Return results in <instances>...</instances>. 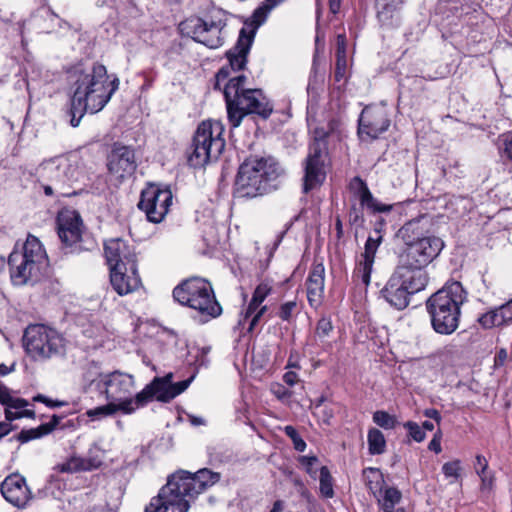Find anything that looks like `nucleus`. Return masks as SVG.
<instances>
[{
  "label": "nucleus",
  "instance_id": "10",
  "mask_svg": "<svg viewBox=\"0 0 512 512\" xmlns=\"http://www.w3.org/2000/svg\"><path fill=\"white\" fill-rule=\"evenodd\" d=\"M106 398L110 401L107 405L98 407V415H112L121 410L124 413H132L135 407H132L133 399L131 395L134 378L132 375L115 371L105 375L103 379Z\"/></svg>",
  "mask_w": 512,
  "mask_h": 512
},
{
  "label": "nucleus",
  "instance_id": "55",
  "mask_svg": "<svg viewBox=\"0 0 512 512\" xmlns=\"http://www.w3.org/2000/svg\"><path fill=\"white\" fill-rule=\"evenodd\" d=\"M364 222L363 214L358 208L352 206L349 211V223L355 226H361Z\"/></svg>",
  "mask_w": 512,
  "mask_h": 512
},
{
  "label": "nucleus",
  "instance_id": "59",
  "mask_svg": "<svg viewBox=\"0 0 512 512\" xmlns=\"http://www.w3.org/2000/svg\"><path fill=\"white\" fill-rule=\"evenodd\" d=\"M336 56L346 57V36L339 34L336 43Z\"/></svg>",
  "mask_w": 512,
  "mask_h": 512
},
{
  "label": "nucleus",
  "instance_id": "22",
  "mask_svg": "<svg viewBox=\"0 0 512 512\" xmlns=\"http://www.w3.org/2000/svg\"><path fill=\"white\" fill-rule=\"evenodd\" d=\"M382 242V236L380 230H375V236L370 235L365 243L364 252L360 256L356 268L353 272V279L361 281L365 286L370 283V276L375 260V255L379 245Z\"/></svg>",
  "mask_w": 512,
  "mask_h": 512
},
{
  "label": "nucleus",
  "instance_id": "51",
  "mask_svg": "<svg viewBox=\"0 0 512 512\" xmlns=\"http://www.w3.org/2000/svg\"><path fill=\"white\" fill-rule=\"evenodd\" d=\"M333 326L329 319L321 318L316 325V334L319 337H326L332 331Z\"/></svg>",
  "mask_w": 512,
  "mask_h": 512
},
{
  "label": "nucleus",
  "instance_id": "17",
  "mask_svg": "<svg viewBox=\"0 0 512 512\" xmlns=\"http://www.w3.org/2000/svg\"><path fill=\"white\" fill-rule=\"evenodd\" d=\"M37 175L55 184V188L69 183L75 176L76 168L65 156H57L43 161L36 169Z\"/></svg>",
  "mask_w": 512,
  "mask_h": 512
},
{
  "label": "nucleus",
  "instance_id": "5",
  "mask_svg": "<svg viewBox=\"0 0 512 512\" xmlns=\"http://www.w3.org/2000/svg\"><path fill=\"white\" fill-rule=\"evenodd\" d=\"M7 264L11 283L23 286L38 282L45 275L49 260L39 239L29 235L20 249L10 253Z\"/></svg>",
  "mask_w": 512,
  "mask_h": 512
},
{
  "label": "nucleus",
  "instance_id": "19",
  "mask_svg": "<svg viewBox=\"0 0 512 512\" xmlns=\"http://www.w3.org/2000/svg\"><path fill=\"white\" fill-rule=\"evenodd\" d=\"M107 167L109 173L116 179L131 177L137 168L134 150L115 143L108 154Z\"/></svg>",
  "mask_w": 512,
  "mask_h": 512
},
{
  "label": "nucleus",
  "instance_id": "46",
  "mask_svg": "<svg viewBox=\"0 0 512 512\" xmlns=\"http://www.w3.org/2000/svg\"><path fill=\"white\" fill-rule=\"evenodd\" d=\"M461 462L460 460H454L447 462L442 466V472L447 477H453L458 479L460 477Z\"/></svg>",
  "mask_w": 512,
  "mask_h": 512
},
{
  "label": "nucleus",
  "instance_id": "48",
  "mask_svg": "<svg viewBox=\"0 0 512 512\" xmlns=\"http://www.w3.org/2000/svg\"><path fill=\"white\" fill-rule=\"evenodd\" d=\"M271 292V286L267 283H260L256 289L254 290V293L252 295L253 302H258L262 304V302L266 299V297Z\"/></svg>",
  "mask_w": 512,
  "mask_h": 512
},
{
  "label": "nucleus",
  "instance_id": "49",
  "mask_svg": "<svg viewBox=\"0 0 512 512\" xmlns=\"http://www.w3.org/2000/svg\"><path fill=\"white\" fill-rule=\"evenodd\" d=\"M347 69L346 57L336 56L335 73L334 77L337 82H340L345 78Z\"/></svg>",
  "mask_w": 512,
  "mask_h": 512
},
{
  "label": "nucleus",
  "instance_id": "62",
  "mask_svg": "<svg viewBox=\"0 0 512 512\" xmlns=\"http://www.w3.org/2000/svg\"><path fill=\"white\" fill-rule=\"evenodd\" d=\"M260 303L253 302V298L251 299L250 303L248 304L246 311L243 315V321L247 320L248 318L252 317L254 313L258 310L260 307ZM239 323H242V319H240Z\"/></svg>",
  "mask_w": 512,
  "mask_h": 512
},
{
  "label": "nucleus",
  "instance_id": "56",
  "mask_svg": "<svg viewBox=\"0 0 512 512\" xmlns=\"http://www.w3.org/2000/svg\"><path fill=\"white\" fill-rule=\"evenodd\" d=\"M502 315L505 321L506 326L512 324V298L506 303L500 305Z\"/></svg>",
  "mask_w": 512,
  "mask_h": 512
},
{
  "label": "nucleus",
  "instance_id": "60",
  "mask_svg": "<svg viewBox=\"0 0 512 512\" xmlns=\"http://www.w3.org/2000/svg\"><path fill=\"white\" fill-rule=\"evenodd\" d=\"M508 359V352L505 348H500L494 357V365L495 367L503 366Z\"/></svg>",
  "mask_w": 512,
  "mask_h": 512
},
{
  "label": "nucleus",
  "instance_id": "57",
  "mask_svg": "<svg viewBox=\"0 0 512 512\" xmlns=\"http://www.w3.org/2000/svg\"><path fill=\"white\" fill-rule=\"evenodd\" d=\"M428 449L430 451H434L437 454L442 451V448H441V431L440 430H438L434 434L432 440L428 444Z\"/></svg>",
  "mask_w": 512,
  "mask_h": 512
},
{
  "label": "nucleus",
  "instance_id": "39",
  "mask_svg": "<svg viewBox=\"0 0 512 512\" xmlns=\"http://www.w3.org/2000/svg\"><path fill=\"white\" fill-rule=\"evenodd\" d=\"M283 1L284 0H265L252 14L254 29L258 28L266 20L269 12Z\"/></svg>",
  "mask_w": 512,
  "mask_h": 512
},
{
  "label": "nucleus",
  "instance_id": "31",
  "mask_svg": "<svg viewBox=\"0 0 512 512\" xmlns=\"http://www.w3.org/2000/svg\"><path fill=\"white\" fill-rule=\"evenodd\" d=\"M172 378V373H168L166 376L160 377V380H162V388H160L162 390V393L160 394L159 397L160 402L167 403L174 399L176 396L180 395L188 388L192 380V378H190L187 380L179 381L177 383H172Z\"/></svg>",
  "mask_w": 512,
  "mask_h": 512
},
{
  "label": "nucleus",
  "instance_id": "3",
  "mask_svg": "<svg viewBox=\"0 0 512 512\" xmlns=\"http://www.w3.org/2000/svg\"><path fill=\"white\" fill-rule=\"evenodd\" d=\"M466 300L467 292L459 281L447 282L428 298L426 309L436 333L451 335L457 330L461 307Z\"/></svg>",
  "mask_w": 512,
  "mask_h": 512
},
{
  "label": "nucleus",
  "instance_id": "20",
  "mask_svg": "<svg viewBox=\"0 0 512 512\" xmlns=\"http://www.w3.org/2000/svg\"><path fill=\"white\" fill-rule=\"evenodd\" d=\"M95 66L92 67V74L84 75L78 80L77 88L71 99V120L70 123L73 127H77L80 119L88 111V100L93 99L94 85H95Z\"/></svg>",
  "mask_w": 512,
  "mask_h": 512
},
{
  "label": "nucleus",
  "instance_id": "18",
  "mask_svg": "<svg viewBox=\"0 0 512 512\" xmlns=\"http://www.w3.org/2000/svg\"><path fill=\"white\" fill-rule=\"evenodd\" d=\"M110 284L118 295L124 296L138 290L141 285V278L138 274L137 261H130L129 264H118L109 269Z\"/></svg>",
  "mask_w": 512,
  "mask_h": 512
},
{
  "label": "nucleus",
  "instance_id": "8",
  "mask_svg": "<svg viewBox=\"0 0 512 512\" xmlns=\"http://www.w3.org/2000/svg\"><path fill=\"white\" fill-rule=\"evenodd\" d=\"M23 346L34 360H46L64 353L65 339L52 327L32 324L24 331Z\"/></svg>",
  "mask_w": 512,
  "mask_h": 512
},
{
  "label": "nucleus",
  "instance_id": "24",
  "mask_svg": "<svg viewBox=\"0 0 512 512\" xmlns=\"http://www.w3.org/2000/svg\"><path fill=\"white\" fill-rule=\"evenodd\" d=\"M325 267L322 262L314 261L306 280L307 299L310 306L317 308L324 296Z\"/></svg>",
  "mask_w": 512,
  "mask_h": 512
},
{
  "label": "nucleus",
  "instance_id": "50",
  "mask_svg": "<svg viewBox=\"0 0 512 512\" xmlns=\"http://www.w3.org/2000/svg\"><path fill=\"white\" fill-rule=\"evenodd\" d=\"M481 479V490H491L494 484V473L492 471L483 470V473L476 472Z\"/></svg>",
  "mask_w": 512,
  "mask_h": 512
},
{
  "label": "nucleus",
  "instance_id": "25",
  "mask_svg": "<svg viewBox=\"0 0 512 512\" xmlns=\"http://www.w3.org/2000/svg\"><path fill=\"white\" fill-rule=\"evenodd\" d=\"M431 225L428 215H420L417 218L407 221L398 231V236L405 246L420 239L426 238Z\"/></svg>",
  "mask_w": 512,
  "mask_h": 512
},
{
  "label": "nucleus",
  "instance_id": "6",
  "mask_svg": "<svg viewBox=\"0 0 512 512\" xmlns=\"http://www.w3.org/2000/svg\"><path fill=\"white\" fill-rule=\"evenodd\" d=\"M223 133L224 126L220 121H202L196 129L187 151L189 165L200 168L212 160H217L225 148Z\"/></svg>",
  "mask_w": 512,
  "mask_h": 512
},
{
  "label": "nucleus",
  "instance_id": "28",
  "mask_svg": "<svg viewBox=\"0 0 512 512\" xmlns=\"http://www.w3.org/2000/svg\"><path fill=\"white\" fill-rule=\"evenodd\" d=\"M104 255L109 269L118 264H129L137 261L136 256L128 251L127 244L121 239H110L104 243Z\"/></svg>",
  "mask_w": 512,
  "mask_h": 512
},
{
  "label": "nucleus",
  "instance_id": "27",
  "mask_svg": "<svg viewBox=\"0 0 512 512\" xmlns=\"http://www.w3.org/2000/svg\"><path fill=\"white\" fill-rule=\"evenodd\" d=\"M350 189L358 196L361 206L366 207L373 213L389 212L392 205L378 202L370 192L366 182L359 176L354 177L350 182Z\"/></svg>",
  "mask_w": 512,
  "mask_h": 512
},
{
  "label": "nucleus",
  "instance_id": "4",
  "mask_svg": "<svg viewBox=\"0 0 512 512\" xmlns=\"http://www.w3.org/2000/svg\"><path fill=\"white\" fill-rule=\"evenodd\" d=\"M246 76L239 75L229 79L223 89L228 121L232 128L240 126L248 114H255L267 119L273 107L261 89H246Z\"/></svg>",
  "mask_w": 512,
  "mask_h": 512
},
{
  "label": "nucleus",
  "instance_id": "47",
  "mask_svg": "<svg viewBox=\"0 0 512 512\" xmlns=\"http://www.w3.org/2000/svg\"><path fill=\"white\" fill-rule=\"evenodd\" d=\"M297 308V302L296 301H288L283 303L278 312V316L283 321H290L293 315V312Z\"/></svg>",
  "mask_w": 512,
  "mask_h": 512
},
{
  "label": "nucleus",
  "instance_id": "38",
  "mask_svg": "<svg viewBox=\"0 0 512 512\" xmlns=\"http://www.w3.org/2000/svg\"><path fill=\"white\" fill-rule=\"evenodd\" d=\"M368 450L372 455H380L385 452L386 440L384 434L376 428H371L367 435Z\"/></svg>",
  "mask_w": 512,
  "mask_h": 512
},
{
  "label": "nucleus",
  "instance_id": "2",
  "mask_svg": "<svg viewBox=\"0 0 512 512\" xmlns=\"http://www.w3.org/2000/svg\"><path fill=\"white\" fill-rule=\"evenodd\" d=\"M282 169L271 157H249L240 165L235 181V195L252 199L277 188Z\"/></svg>",
  "mask_w": 512,
  "mask_h": 512
},
{
  "label": "nucleus",
  "instance_id": "11",
  "mask_svg": "<svg viewBox=\"0 0 512 512\" xmlns=\"http://www.w3.org/2000/svg\"><path fill=\"white\" fill-rule=\"evenodd\" d=\"M56 229L65 253L79 252L83 249L86 229L78 211L71 208L61 209L56 217Z\"/></svg>",
  "mask_w": 512,
  "mask_h": 512
},
{
  "label": "nucleus",
  "instance_id": "43",
  "mask_svg": "<svg viewBox=\"0 0 512 512\" xmlns=\"http://www.w3.org/2000/svg\"><path fill=\"white\" fill-rule=\"evenodd\" d=\"M109 499L106 500L105 507L101 512H117L121 503L122 491L120 487L113 486L109 491Z\"/></svg>",
  "mask_w": 512,
  "mask_h": 512
},
{
  "label": "nucleus",
  "instance_id": "30",
  "mask_svg": "<svg viewBox=\"0 0 512 512\" xmlns=\"http://www.w3.org/2000/svg\"><path fill=\"white\" fill-rule=\"evenodd\" d=\"M98 83L101 84V93L98 94V112L110 101L112 95L119 88V78L116 74H107L106 67L98 65Z\"/></svg>",
  "mask_w": 512,
  "mask_h": 512
},
{
  "label": "nucleus",
  "instance_id": "21",
  "mask_svg": "<svg viewBox=\"0 0 512 512\" xmlns=\"http://www.w3.org/2000/svg\"><path fill=\"white\" fill-rule=\"evenodd\" d=\"M0 490L5 500L17 508H25L32 498L26 479L18 473L8 475Z\"/></svg>",
  "mask_w": 512,
  "mask_h": 512
},
{
  "label": "nucleus",
  "instance_id": "12",
  "mask_svg": "<svg viewBox=\"0 0 512 512\" xmlns=\"http://www.w3.org/2000/svg\"><path fill=\"white\" fill-rule=\"evenodd\" d=\"M172 198V192L169 188H161L156 184H150L142 190L137 206L145 213L149 222L160 223L169 211Z\"/></svg>",
  "mask_w": 512,
  "mask_h": 512
},
{
  "label": "nucleus",
  "instance_id": "45",
  "mask_svg": "<svg viewBox=\"0 0 512 512\" xmlns=\"http://www.w3.org/2000/svg\"><path fill=\"white\" fill-rule=\"evenodd\" d=\"M284 432L292 440L295 450L303 452L306 449L305 441L300 437L299 433L293 426H285Z\"/></svg>",
  "mask_w": 512,
  "mask_h": 512
},
{
  "label": "nucleus",
  "instance_id": "23",
  "mask_svg": "<svg viewBox=\"0 0 512 512\" xmlns=\"http://www.w3.org/2000/svg\"><path fill=\"white\" fill-rule=\"evenodd\" d=\"M393 273L395 276H398L400 282H402L410 295L422 291L428 283V275L424 267L405 265L402 261L398 260L397 267Z\"/></svg>",
  "mask_w": 512,
  "mask_h": 512
},
{
  "label": "nucleus",
  "instance_id": "33",
  "mask_svg": "<svg viewBox=\"0 0 512 512\" xmlns=\"http://www.w3.org/2000/svg\"><path fill=\"white\" fill-rule=\"evenodd\" d=\"M160 377H155L153 381L146 385V387L139 393L136 394L133 399L132 407H135V410L139 407H143L149 402H151L154 398L159 401L160 394L162 393Z\"/></svg>",
  "mask_w": 512,
  "mask_h": 512
},
{
  "label": "nucleus",
  "instance_id": "29",
  "mask_svg": "<svg viewBox=\"0 0 512 512\" xmlns=\"http://www.w3.org/2000/svg\"><path fill=\"white\" fill-rule=\"evenodd\" d=\"M94 466V461L91 458L72 456L54 467V473L51 475V481L64 480L62 474L90 471Z\"/></svg>",
  "mask_w": 512,
  "mask_h": 512
},
{
  "label": "nucleus",
  "instance_id": "58",
  "mask_svg": "<svg viewBox=\"0 0 512 512\" xmlns=\"http://www.w3.org/2000/svg\"><path fill=\"white\" fill-rule=\"evenodd\" d=\"M267 311V306L259 307L258 310L254 313V315L251 317L248 331L252 332L255 328V326L258 324L261 317L264 315V313Z\"/></svg>",
  "mask_w": 512,
  "mask_h": 512
},
{
  "label": "nucleus",
  "instance_id": "37",
  "mask_svg": "<svg viewBox=\"0 0 512 512\" xmlns=\"http://www.w3.org/2000/svg\"><path fill=\"white\" fill-rule=\"evenodd\" d=\"M56 425H57V420L54 419L53 421H51L49 423L41 424L37 428L22 430L17 435V440L20 441L21 443H26L30 440L40 438L42 436H45V435L51 433L54 430Z\"/></svg>",
  "mask_w": 512,
  "mask_h": 512
},
{
  "label": "nucleus",
  "instance_id": "42",
  "mask_svg": "<svg viewBox=\"0 0 512 512\" xmlns=\"http://www.w3.org/2000/svg\"><path fill=\"white\" fill-rule=\"evenodd\" d=\"M319 481L321 494L326 498H332L334 496L332 476L326 466L320 468Z\"/></svg>",
  "mask_w": 512,
  "mask_h": 512
},
{
  "label": "nucleus",
  "instance_id": "9",
  "mask_svg": "<svg viewBox=\"0 0 512 512\" xmlns=\"http://www.w3.org/2000/svg\"><path fill=\"white\" fill-rule=\"evenodd\" d=\"M227 26V18L222 11L209 16L207 19L192 16L179 24L182 35L190 37L210 49L223 45V30Z\"/></svg>",
  "mask_w": 512,
  "mask_h": 512
},
{
  "label": "nucleus",
  "instance_id": "41",
  "mask_svg": "<svg viewBox=\"0 0 512 512\" xmlns=\"http://www.w3.org/2000/svg\"><path fill=\"white\" fill-rule=\"evenodd\" d=\"M373 422L385 430L394 429L398 424L396 416L384 410H377L373 413Z\"/></svg>",
  "mask_w": 512,
  "mask_h": 512
},
{
  "label": "nucleus",
  "instance_id": "54",
  "mask_svg": "<svg viewBox=\"0 0 512 512\" xmlns=\"http://www.w3.org/2000/svg\"><path fill=\"white\" fill-rule=\"evenodd\" d=\"M329 136V132L324 128L317 127L313 130V140L312 144H326L327 145V137Z\"/></svg>",
  "mask_w": 512,
  "mask_h": 512
},
{
  "label": "nucleus",
  "instance_id": "14",
  "mask_svg": "<svg viewBox=\"0 0 512 512\" xmlns=\"http://www.w3.org/2000/svg\"><path fill=\"white\" fill-rule=\"evenodd\" d=\"M391 124L389 110L385 105L366 106L358 120V135L362 140H376Z\"/></svg>",
  "mask_w": 512,
  "mask_h": 512
},
{
  "label": "nucleus",
  "instance_id": "32",
  "mask_svg": "<svg viewBox=\"0 0 512 512\" xmlns=\"http://www.w3.org/2000/svg\"><path fill=\"white\" fill-rule=\"evenodd\" d=\"M404 0H377V18L382 25L391 26Z\"/></svg>",
  "mask_w": 512,
  "mask_h": 512
},
{
  "label": "nucleus",
  "instance_id": "53",
  "mask_svg": "<svg viewBox=\"0 0 512 512\" xmlns=\"http://www.w3.org/2000/svg\"><path fill=\"white\" fill-rule=\"evenodd\" d=\"M271 392L277 397L279 400H285L291 397L292 392L289 391L285 386L279 383H275L271 386Z\"/></svg>",
  "mask_w": 512,
  "mask_h": 512
},
{
  "label": "nucleus",
  "instance_id": "13",
  "mask_svg": "<svg viewBox=\"0 0 512 512\" xmlns=\"http://www.w3.org/2000/svg\"><path fill=\"white\" fill-rule=\"evenodd\" d=\"M444 242L436 236H428L408 244L400 252L398 260L403 264L414 267H426L442 251Z\"/></svg>",
  "mask_w": 512,
  "mask_h": 512
},
{
  "label": "nucleus",
  "instance_id": "64",
  "mask_svg": "<svg viewBox=\"0 0 512 512\" xmlns=\"http://www.w3.org/2000/svg\"><path fill=\"white\" fill-rule=\"evenodd\" d=\"M503 153L505 157L512 162V138H508L504 141Z\"/></svg>",
  "mask_w": 512,
  "mask_h": 512
},
{
  "label": "nucleus",
  "instance_id": "26",
  "mask_svg": "<svg viewBox=\"0 0 512 512\" xmlns=\"http://www.w3.org/2000/svg\"><path fill=\"white\" fill-rule=\"evenodd\" d=\"M381 295L392 307L398 310L405 309L409 305L410 294L394 273L381 290Z\"/></svg>",
  "mask_w": 512,
  "mask_h": 512
},
{
  "label": "nucleus",
  "instance_id": "35",
  "mask_svg": "<svg viewBox=\"0 0 512 512\" xmlns=\"http://www.w3.org/2000/svg\"><path fill=\"white\" fill-rule=\"evenodd\" d=\"M477 322L483 329L506 327L500 306L479 315Z\"/></svg>",
  "mask_w": 512,
  "mask_h": 512
},
{
  "label": "nucleus",
  "instance_id": "61",
  "mask_svg": "<svg viewBox=\"0 0 512 512\" xmlns=\"http://www.w3.org/2000/svg\"><path fill=\"white\" fill-rule=\"evenodd\" d=\"M488 468V461L483 455H476L475 457V464L474 469L475 472H481L483 473V470H487Z\"/></svg>",
  "mask_w": 512,
  "mask_h": 512
},
{
  "label": "nucleus",
  "instance_id": "15",
  "mask_svg": "<svg viewBox=\"0 0 512 512\" xmlns=\"http://www.w3.org/2000/svg\"><path fill=\"white\" fill-rule=\"evenodd\" d=\"M254 35V30L247 31L246 28L240 30L235 46L226 53L229 65L222 67L216 74L215 89L219 88L221 81L226 80L230 76L231 70L239 71L244 69L247 63V55L254 40Z\"/></svg>",
  "mask_w": 512,
  "mask_h": 512
},
{
  "label": "nucleus",
  "instance_id": "34",
  "mask_svg": "<svg viewBox=\"0 0 512 512\" xmlns=\"http://www.w3.org/2000/svg\"><path fill=\"white\" fill-rule=\"evenodd\" d=\"M28 402L22 398L13 397L5 406V417L7 422L28 417L33 418L35 413L32 410L26 409Z\"/></svg>",
  "mask_w": 512,
  "mask_h": 512
},
{
  "label": "nucleus",
  "instance_id": "16",
  "mask_svg": "<svg viewBox=\"0 0 512 512\" xmlns=\"http://www.w3.org/2000/svg\"><path fill=\"white\" fill-rule=\"evenodd\" d=\"M327 156L326 144H312L309 145V152L305 161V175L303 191H309L320 186L325 178V159Z\"/></svg>",
  "mask_w": 512,
  "mask_h": 512
},
{
  "label": "nucleus",
  "instance_id": "7",
  "mask_svg": "<svg viewBox=\"0 0 512 512\" xmlns=\"http://www.w3.org/2000/svg\"><path fill=\"white\" fill-rule=\"evenodd\" d=\"M173 298L208 318L222 314V307L216 300L211 283L201 277H191L178 284L173 289Z\"/></svg>",
  "mask_w": 512,
  "mask_h": 512
},
{
  "label": "nucleus",
  "instance_id": "63",
  "mask_svg": "<svg viewBox=\"0 0 512 512\" xmlns=\"http://www.w3.org/2000/svg\"><path fill=\"white\" fill-rule=\"evenodd\" d=\"M283 381L289 386H294L298 382V375L293 371H288L283 375Z\"/></svg>",
  "mask_w": 512,
  "mask_h": 512
},
{
  "label": "nucleus",
  "instance_id": "1",
  "mask_svg": "<svg viewBox=\"0 0 512 512\" xmlns=\"http://www.w3.org/2000/svg\"><path fill=\"white\" fill-rule=\"evenodd\" d=\"M220 480V474L209 469H200L192 474L178 471L168 477L145 512H188L191 500Z\"/></svg>",
  "mask_w": 512,
  "mask_h": 512
},
{
  "label": "nucleus",
  "instance_id": "52",
  "mask_svg": "<svg viewBox=\"0 0 512 512\" xmlns=\"http://www.w3.org/2000/svg\"><path fill=\"white\" fill-rule=\"evenodd\" d=\"M299 461L305 467L306 472L315 478L317 471L313 469V466L318 462V458L316 456H302Z\"/></svg>",
  "mask_w": 512,
  "mask_h": 512
},
{
  "label": "nucleus",
  "instance_id": "36",
  "mask_svg": "<svg viewBox=\"0 0 512 512\" xmlns=\"http://www.w3.org/2000/svg\"><path fill=\"white\" fill-rule=\"evenodd\" d=\"M363 480L370 492L376 496L384 484L383 474L378 468L368 467L363 470Z\"/></svg>",
  "mask_w": 512,
  "mask_h": 512
},
{
  "label": "nucleus",
  "instance_id": "44",
  "mask_svg": "<svg viewBox=\"0 0 512 512\" xmlns=\"http://www.w3.org/2000/svg\"><path fill=\"white\" fill-rule=\"evenodd\" d=\"M403 427L408 431V437L415 442H422L426 438L425 431L413 421H407L403 424Z\"/></svg>",
  "mask_w": 512,
  "mask_h": 512
},
{
  "label": "nucleus",
  "instance_id": "40",
  "mask_svg": "<svg viewBox=\"0 0 512 512\" xmlns=\"http://www.w3.org/2000/svg\"><path fill=\"white\" fill-rule=\"evenodd\" d=\"M401 492L394 488L389 487L384 491V496L379 500V504L384 512H394L395 505L401 500Z\"/></svg>",
  "mask_w": 512,
  "mask_h": 512
}]
</instances>
